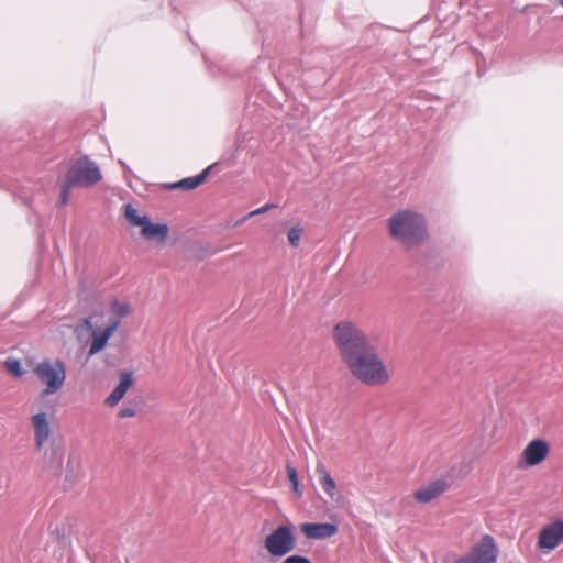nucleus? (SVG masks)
Returning a JSON list of instances; mask_svg holds the SVG:
<instances>
[{
	"mask_svg": "<svg viewBox=\"0 0 563 563\" xmlns=\"http://www.w3.org/2000/svg\"><path fill=\"white\" fill-rule=\"evenodd\" d=\"M93 318L95 314L84 319L81 323L76 328L78 338H80L81 331L91 332V341L88 351V356H92L102 351L107 346L109 339L113 335V333L120 325L119 320H113L102 330L95 329Z\"/></svg>",
	"mask_w": 563,
	"mask_h": 563,
	"instance_id": "423d86ee",
	"label": "nucleus"
},
{
	"mask_svg": "<svg viewBox=\"0 0 563 563\" xmlns=\"http://www.w3.org/2000/svg\"><path fill=\"white\" fill-rule=\"evenodd\" d=\"M3 366L5 371L15 378H21L25 375V369L22 366V363L18 358L9 357L4 361Z\"/></svg>",
	"mask_w": 563,
	"mask_h": 563,
	"instance_id": "dca6fc26",
	"label": "nucleus"
},
{
	"mask_svg": "<svg viewBox=\"0 0 563 563\" xmlns=\"http://www.w3.org/2000/svg\"><path fill=\"white\" fill-rule=\"evenodd\" d=\"M274 207H275V205L266 203V205L262 206L261 208H257V209H255V210L251 211V212L245 217V219L251 218V217H254V216H257V214H262V213H264V212L268 211L269 209H272V208H274Z\"/></svg>",
	"mask_w": 563,
	"mask_h": 563,
	"instance_id": "4be33fe9",
	"label": "nucleus"
},
{
	"mask_svg": "<svg viewBox=\"0 0 563 563\" xmlns=\"http://www.w3.org/2000/svg\"><path fill=\"white\" fill-rule=\"evenodd\" d=\"M37 450H41L51 438V417L46 412H36L30 418Z\"/></svg>",
	"mask_w": 563,
	"mask_h": 563,
	"instance_id": "1a4fd4ad",
	"label": "nucleus"
},
{
	"mask_svg": "<svg viewBox=\"0 0 563 563\" xmlns=\"http://www.w3.org/2000/svg\"><path fill=\"white\" fill-rule=\"evenodd\" d=\"M141 233L146 239L165 240L168 233L166 224H153L148 220L142 225Z\"/></svg>",
	"mask_w": 563,
	"mask_h": 563,
	"instance_id": "2eb2a0df",
	"label": "nucleus"
},
{
	"mask_svg": "<svg viewBox=\"0 0 563 563\" xmlns=\"http://www.w3.org/2000/svg\"><path fill=\"white\" fill-rule=\"evenodd\" d=\"M563 543V521L555 520L545 527H543L539 532L538 538V548L544 552L549 553L554 550L556 547Z\"/></svg>",
	"mask_w": 563,
	"mask_h": 563,
	"instance_id": "6e6552de",
	"label": "nucleus"
},
{
	"mask_svg": "<svg viewBox=\"0 0 563 563\" xmlns=\"http://www.w3.org/2000/svg\"><path fill=\"white\" fill-rule=\"evenodd\" d=\"M332 338L343 363L357 382L369 387L390 382L393 371L357 324L346 320L336 323Z\"/></svg>",
	"mask_w": 563,
	"mask_h": 563,
	"instance_id": "f257e3e1",
	"label": "nucleus"
},
{
	"mask_svg": "<svg viewBox=\"0 0 563 563\" xmlns=\"http://www.w3.org/2000/svg\"><path fill=\"white\" fill-rule=\"evenodd\" d=\"M286 471H287L288 479H289V482L291 484V487H292V492L297 496L300 497L302 495V492L299 488V481H298V475H297L296 468L290 466V465H287L286 466Z\"/></svg>",
	"mask_w": 563,
	"mask_h": 563,
	"instance_id": "6ab92c4d",
	"label": "nucleus"
},
{
	"mask_svg": "<svg viewBox=\"0 0 563 563\" xmlns=\"http://www.w3.org/2000/svg\"><path fill=\"white\" fill-rule=\"evenodd\" d=\"M211 166L203 169L199 175L194 177H187L179 181L167 184L165 187L168 189H184V190H192L203 184L209 175Z\"/></svg>",
	"mask_w": 563,
	"mask_h": 563,
	"instance_id": "4468645a",
	"label": "nucleus"
},
{
	"mask_svg": "<svg viewBox=\"0 0 563 563\" xmlns=\"http://www.w3.org/2000/svg\"><path fill=\"white\" fill-rule=\"evenodd\" d=\"M302 231L301 227H294L288 231L287 238L292 247L299 246Z\"/></svg>",
	"mask_w": 563,
	"mask_h": 563,
	"instance_id": "aec40b11",
	"label": "nucleus"
},
{
	"mask_svg": "<svg viewBox=\"0 0 563 563\" xmlns=\"http://www.w3.org/2000/svg\"><path fill=\"white\" fill-rule=\"evenodd\" d=\"M136 415L135 410L131 407H124L119 410L118 417L121 419L132 418Z\"/></svg>",
	"mask_w": 563,
	"mask_h": 563,
	"instance_id": "5701e85b",
	"label": "nucleus"
},
{
	"mask_svg": "<svg viewBox=\"0 0 563 563\" xmlns=\"http://www.w3.org/2000/svg\"><path fill=\"white\" fill-rule=\"evenodd\" d=\"M550 453V445L543 439L531 440L522 450L519 459L521 467H532L544 462Z\"/></svg>",
	"mask_w": 563,
	"mask_h": 563,
	"instance_id": "0eeeda50",
	"label": "nucleus"
},
{
	"mask_svg": "<svg viewBox=\"0 0 563 563\" xmlns=\"http://www.w3.org/2000/svg\"><path fill=\"white\" fill-rule=\"evenodd\" d=\"M102 179L98 164L88 156L71 161L60 180V207H66L70 199V191L75 187L91 188Z\"/></svg>",
	"mask_w": 563,
	"mask_h": 563,
	"instance_id": "7ed1b4c3",
	"label": "nucleus"
},
{
	"mask_svg": "<svg viewBox=\"0 0 563 563\" xmlns=\"http://www.w3.org/2000/svg\"><path fill=\"white\" fill-rule=\"evenodd\" d=\"M446 488L448 484L444 479H437L417 489L413 498L419 504H428L442 495Z\"/></svg>",
	"mask_w": 563,
	"mask_h": 563,
	"instance_id": "9b49d317",
	"label": "nucleus"
},
{
	"mask_svg": "<svg viewBox=\"0 0 563 563\" xmlns=\"http://www.w3.org/2000/svg\"><path fill=\"white\" fill-rule=\"evenodd\" d=\"M33 374L43 387L41 395L51 396L60 391L67 379V365L60 358L45 357L35 364Z\"/></svg>",
	"mask_w": 563,
	"mask_h": 563,
	"instance_id": "20e7f679",
	"label": "nucleus"
},
{
	"mask_svg": "<svg viewBox=\"0 0 563 563\" xmlns=\"http://www.w3.org/2000/svg\"><path fill=\"white\" fill-rule=\"evenodd\" d=\"M111 310L119 318H124L131 312L130 305L118 299L111 301Z\"/></svg>",
	"mask_w": 563,
	"mask_h": 563,
	"instance_id": "a211bd4d",
	"label": "nucleus"
},
{
	"mask_svg": "<svg viewBox=\"0 0 563 563\" xmlns=\"http://www.w3.org/2000/svg\"><path fill=\"white\" fill-rule=\"evenodd\" d=\"M125 217L132 224L139 225L141 228L147 220L146 217L139 216L137 210L131 205H128L125 208Z\"/></svg>",
	"mask_w": 563,
	"mask_h": 563,
	"instance_id": "f3484780",
	"label": "nucleus"
},
{
	"mask_svg": "<svg viewBox=\"0 0 563 563\" xmlns=\"http://www.w3.org/2000/svg\"><path fill=\"white\" fill-rule=\"evenodd\" d=\"M559 3L563 7V0H559Z\"/></svg>",
	"mask_w": 563,
	"mask_h": 563,
	"instance_id": "b1692460",
	"label": "nucleus"
},
{
	"mask_svg": "<svg viewBox=\"0 0 563 563\" xmlns=\"http://www.w3.org/2000/svg\"><path fill=\"white\" fill-rule=\"evenodd\" d=\"M299 529L307 539L312 540L331 538L338 533V526L330 522H305L299 526Z\"/></svg>",
	"mask_w": 563,
	"mask_h": 563,
	"instance_id": "9d476101",
	"label": "nucleus"
},
{
	"mask_svg": "<svg viewBox=\"0 0 563 563\" xmlns=\"http://www.w3.org/2000/svg\"><path fill=\"white\" fill-rule=\"evenodd\" d=\"M388 234L406 247L421 244L427 239V221L413 210L404 209L393 213L387 220Z\"/></svg>",
	"mask_w": 563,
	"mask_h": 563,
	"instance_id": "f03ea898",
	"label": "nucleus"
},
{
	"mask_svg": "<svg viewBox=\"0 0 563 563\" xmlns=\"http://www.w3.org/2000/svg\"><path fill=\"white\" fill-rule=\"evenodd\" d=\"M133 385V376L130 372H121L120 373V383L119 385L112 390V393L106 398L104 404L109 407L117 406L124 395L126 394L128 389Z\"/></svg>",
	"mask_w": 563,
	"mask_h": 563,
	"instance_id": "ddd939ff",
	"label": "nucleus"
},
{
	"mask_svg": "<svg viewBox=\"0 0 563 563\" xmlns=\"http://www.w3.org/2000/svg\"><path fill=\"white\" fill-rule=\"evenodd\" d=\"M316 473L319 478V484L323 492L327 494V496L330 499L338 501L341 495L338 490L334 479L332 478L331 474L327 471L325 466L322 463L317 464Z\"/></svg>",
	"mask_w": 563,
	"mask_h": 563,
	"instance_id": "f8f14e48",
	"label": "nucleus"
},
{
	"mask_svg": "<svg viewBox=\"0 0 563 563\" xmlns=\"http://www.w3.org/2000/svg\"><path fill=\"white\" fill-rule=\"evenodd\" d=\"M297 539L291 523L273 529L263 541V547L273 559H282L296 549Z\"/></svg>",
	"mask_w": 563,
	"mask_h": 563,
	"instance_id": "39448f33",
	"label": "nucleus"
},
{
	"mask_svg": "<svg viewBox=\"0 0 563 563\" xmlns=\"http://www.w3.org/2000/svg\"><path fill=\"white\" fill-rule=\"evenodd\" d=\"M282 563H312L311 560L301 554H291L286 556Z\"/></svg>",
	"mask_w": 563,
	"mask_h": 563,
	"instance_id": "412c9836",
	"label": "nucleus"
}]
</instances>
